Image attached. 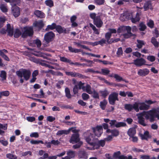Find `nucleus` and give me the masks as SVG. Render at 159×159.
I'll return each instance as SVG.
<instances>
[{
	"label": "nucleus",
	"instance_id": "52",
	"mask_svg": "<svg viewBox=\"0 0 159 159\" xmlns=\"http://www.w3.org/2000/svg\"><path fill=\"white\" fill-rule=\"evenodd\" d=\"M123 53V51L121 48H118L116 54L118 56H120L122 55Z\"/></svg>",
	"mask_w": 159,
	"mask_h": 159
},
{
	"label": "nucleus",
	"instance_id": "18",
	"mask_svg": "<svg viewBox=\"0 0 159 159\" xmlns=\"http://www.w3.org/2000/svg\"><path fill=\"white\" fill-rule=\"evenodd\" d=\"M149 70L147 69H140L139 70L138 74L141 76H145L149 73Z\"/></svg>",
	"mask_w": 159,
	"mask_h": 159
},
{
	"label": "nucleus",
	"instance_id": "45",
	"mask_svg": "<svg viewBox=\"0 0 159 159\" xmlns=\"http://www.w3.org/2000/svg\"><path fill=\"white\" fill-rule=\"evenodd\" d=\"M65 92L66 97L68 98H70L71 97V95L69 89L66 88L65 89Z\"/></svg>",
	"mask_w": 159,
	"mask_h": 159
},
{
	"label": "nucleus",
	"instance_id": "56",
	"mask_svg": "<svg viewBox=\"0 0 159 159\" xmlns=\"http://www.w3.org/2000/svg\"><path fill=\"white\" fill-rule=\"evenodd\" d=\"M101 71L102 74L104 75H107L110 72V71L107 69H102Z\"/></svg>",
	"mask_w": 159,
	"mask_h": 159
},
{
	"label": "nucleus",
	"instance_id": "41",
	"mask_svg": "<svg viewBox=\"0 0 159 159\" xmlns=\"http://www.w3.org/2000/svg\"><path fill=\"white\" fill-rule=\"evenodd\" d=\"M126 124L123 122H119L116 123L115 124V127L118 128L121 127L125 126L126 125Z\"/></svg>",
	"mask_w": 159,
	"mask_h": 159
},
{
	"label": "nucleus",
	"instance_id": "30",
	"mask_svg": "<svg viewBox=\"0 0 159 159\" xmlns=\"http://www.w3.org/2000/svg\"><path fill=\"white\" fill-rule=\"evenodd\" d=\"M89 26L91 28L93 31L94 34H99V31L98 29H97L96 27L92 24L90 23L89 24Z\"/></svg>",
	"mask_w": 159,
	"mask_h": 159
},
{
	"label": "nucleus",
	"instance_id": "25",
	"mask_svg": "<svg viewBox=\"0 0 159 159\" xmlns=\"http://www.w3.org/2000/svg\"><path fill=\"white\" fill-rule=\"evenodd\" d=\"M34 14L37 17L40 18H44L45 16L44 14L39 10L35 11Z\"/></svg>",
	"mask_w": 159,
	"mask_h": 159
},
{
	"label": "nucleus",
	"instance_id": "21",
	"mask_svg": "<svg viewBox=\"0 0 159 159\" xmlns=\"http://www.w3.org/2000/svg\"><path fill=\"white\" fill-rule=\"evenodd\" d=\"M106 133H111L112 136L113 137H116L119 134V131L116 129H114L112 130L108 129L106 130Z\"/></svg>",
	"mask_w": 159,
	"mask_h": 159
},
{
	"label": "nucleus",
	"instance_id": "28",
	"mask_svg": "<svg viewBox=\"0 0 159 159\" xmlns=\"http://www.w3.org/2000/svg\"><path fill=\"white\" fill-rule=\"evenodd\" d=\"M135 134L136 130L134 128H130L128 131V134L130 137L134 136Z\"/></svg>",
	"mask_w": 159,
	"mask_h": 159
},
{
	"label": "nucleus",
	"instance_id": "7",
	"mask_svg": "<svg viewBox=\"0 0 159 159\" xmlns=\"http://www.w3.org/2000/svg\"><path fill=\"white\" fill-rule=\"evenodd\" d=\"M22 31V37L25 38L28 36H31L33 34V28L31 26L25 27L23 28Z\"/></svg>",
	"mask_w": 159,
	"mask_h": 159
},
{
	"label": "nucleus",
	"instance_id": "55",
	"mask_svg": "<svg viewBox=\"0 0 159 159\" xmlns=\"http://www.w3.org/2000/svg\"><path fill=\"white\" fill-rule=\"evenodd\" d=\"M60 60L61 61L64 62H70V60L69 59L64 57H60Z\"/></svg>",
	"mask_w": 159,
	"mask_h": 159
},
{
	"label": "nucleus",
	"instance_id": "8",
	"mask_svg": "<svg viewBox=\"0 0 159 159\" xmlns=\"http://www.w3.org/2000/svg\"><path fill=\"white\" fill-rule=\"evenodd\" d=\"M84 84L81 82H79L78 86L79 89H82L84 91H86L89 94H92L93 90L91 89V86L89 84H87L86 86H84Z\"/></svg>",
	"mask_w": 159,
	"mask_h": 159
},
{
	"label": "nucleus",
	"instance_id": "37",
	"mask_svg": "<svg viewBox=\"0 0 159 159\" xmlns=\"http://www.w3.org/2000/svg\"><path fill=\"white\" fill-rule=\"evenodd\" d=\"M0 77L1 78L2 80H5L6 77V72L4 71H1L0 74Z\"/></svg>",
	"mask_w": 159,
	"mask_h": 159
},
{
	"label": "nucleus",
	"instance_id": "6",
	"mask_svg": "<svg viewBox=\"0 0 159 159\" xmlns=\"http://www.w3.org/2000/svg\"><path fill=\"white\" fill-rule=\"evenodd\" d=\"M90 16L93 20L94 24L97 27L100 28L102 26L103 22L99 16L97 15L95 13H92L90 14Z\"/></svg>",
	"mask_w": 159,
	"mask_h": 159
},
{
	"label": "nucleus",
	"instance_id": "23",
	"mask_svg": "<svg viewBox=\"0 0 159 159\" xmlns=\"http://www.w3.org/2000/svg\"><path fill=\"white\" fill-rule=\"evenodd\" d=\"M9 35L12 36L13 34V27H11L9 24H7V30Z\"/></svg>",
	"mask_w": 159,
	"mask_h": 159
},
{
	"label": "nucleus",
	"instance_id": "43",
	"mask_svg": "<svg viewBox=\"0 0 159 159\" xmlns=\"http://www.w3.org/2000/svg\"><path fill=\"white\" fill-rule=\"evenodd\" d=\"M1 10L3 12H7V9L6 5L2 4L0 7Z\"/></svg>",
	"mask_w": 159,
	"mask_h": 159
},
{
	"label": "nucleus",
	"instance_id": "50",
	"mask_svg": "<svg viewBox=\"0 0 159 159\" xmlns=\"http://www.w3.org/2000/svg\"><path fill=\"white\" fill-rule=\"evenodd\" d=\"M11 2V5L12 6L16 5L20 3V0H13Z\"/></svg>",
	"mask_w": 159,
	"mask_h": 159
},
{
	"label": "nucleus",
	"instance_id": "17",
	"mask_svg": "<svg viewBox=\"0 0 159 159\" xmlns=\"http://www.w3.org/2000/svg\"><path fill=\"white\" fill-rule=\"evenodd\" d=\"M44 24L42 20L35 21L33 24V25L35 27L37 30H40L44 26Z\"/></svg>",
	"mask_w": 159,
	"mask_h": 159
},
{
	"label": "nucleus",
	"instance_id": "3",
	"mask_svg": "<svg viewBox=\"0 0 159 159\" xmlns=\"http://www.w3.org/2000/svg\"><path fill=\"white\" fill-rule=\"evenodd\" d=\"M69 142L73 144L77 143L73 146V147L74 149L80 148L83 144V142L80 140L79 134L76 133L72 135Z\"/></svg>",
	"mask_w": 159,
	"mask_h": 159
},
{
	"label": "nucleus",
	"instance_id": "40",
	"mask_svg": "<svg viewBox=\"0 0 159 159\" xmlns=\"http://www.w3.org/2000/svg\"><path fill=\"white\" fill-rule=\"evenodd\" d=\"M6 20V19L5 16L0 17V28L3 26V24Z\"/></svg>",
	"mask_w": 159,
	"mask_h": 159
},
{
	"label": "nucleus",
	"instance_id": "38",
	"mask_svg": "<svg viewBox=\"0 0 159 159\" xmlns=\"http://www.w3.org/2000/svg\"><path fill=\"white\" fill-rule=\"evenodd\" d=\"M74 44L76 45L77 47H81L82 44H86L87 42L85 41H79L78 42H74Z\"/></svg>",
	"mask_w": 159,
	"mask_h": 159
},
{
	"label": "nucleus",
	"instance_id": "53",
	"mask_svg": "<svg viewBox=\"0 0 159 159\" xmlns=\"http://www.w3.org/2000/svg\"><path fill=\"white\" fill-rule=\"evenodd\" d=\"M9 91H3L2 92L0 93V95L1 96V97L2 96H7L8 95H9Z\"/></svg>",
	"mask_w": 159,
	"mask_h": 159
},
{
	"label": "nucleus",
	"instance_id": "31",
	"mask_svg": "<svg viewBox=\"0 0 159 159\" xmlns=\"http://www.w3.org/2000/svg\"><path fill=\"white\" fill-rule=\"evenodd\" d=\"M56 29L57 31L59 33L65 32L66 31V30L64 28H63L59 25L56 26Z\"/></svg>",
	"mask_w": 159,
	"mask_h": 159
},
{
	"label": "nucleus",
	"instance_id": "15",
	"mask_svg": "<svg viewBox=\"0 0 159 159\" xmlns=\"http://www.w3.org/2000/svg\"><path fill=\"white\" fill-rule=\"evenodd\" d=\"M146 61L142 58L137 59L134 61L133 63L137 66H141L145 65Z\"/></svg>",
	"mask_w": 159,
	"mask_h": 159
},
{
	"label": "nucleus",
	"instance_id": "16",
	"mask_svg": "<svg viewBox=\"0 0 159 159\" xmlns=\"http://www.w3.org/2000/svg\"><path fill=\"white\" fill-rule=\"evenodd\" d=\"M138 104V108L139 111V110H147L148 109L149 106L146 105L143 102H136Z\"/></svg>",
	"mask_w": 159,
	"mask_h": 159
},
{
	"label": "nucleus",
	"instance_id": "2",
	"mask_svg": "<svg viewBox=\"0 0 159 159\" xmlns=\"http://www.w3.org/2000/svg\"><path fill=\"white\" fill-rule=\"evenodd\" d=\"M85 134L86 135L85 137L86 141L90 146L87 147L88 149L94 150L99 148L100 146L103 147L104 146L106 141L104 139L97 141L96 139L93 137V134H91L90 131H88Z\"/></svg>",
	"mask_w": 159,
	"mask_h": 159
},
{
	"label": "nucleus",
	"instance_id": "22",
	"mask_svg": "<svg viewBox=\"0 0 159 159\" xmlns=\"http://www.w3.org/2000/svg\"><path fill=\"white\" fill-rule=\"evenodd\" d=\"M78 156L81 158L87 159L88 158V155L84 151H80L79 152Z\"/></svg>",
	"mask_w": 159,
	"mask_h": 159
},
{
	"label": "nucleus",
	"instance_id": "39",
	"mask_svg": "<svg viewBox=\"0 0 159 159\" xmlns=\"http://www.w3.org/2000/svg\"><path fill=\"white\" fill-rule=\"evenodd\" d=\"M67 154L70 158H72L75 157V152L72 151H69L67 152Z\"/></svg>",
	"mask_w": 159,
	"mask_h": 159
},
{
	"label": "nucleus",
	"instance_id": "54",
	"mask_svg": "<svg viewBox=\"0 0 159 159\" xmlns=\"http://www.w3.org/2000/svg\"><path fill=\"white\" fill-rule=\"evenodd\" d=\"M82 97L84 100H87L89 98V95L86 93H83L82 94Z\"/></svg>",
	"mask_w": 159,
	"mask_h": 159
},
{
	"label": "nucleus",
	"instance_id": "36",
	"mask_svg": "<svg viewBox=\"0 0 159 159\" xmlns=\"http://www.w3.org/2000/svg\"><path fill=\"white\" fill-rule=\"evenodd\" d=\"M21 34V32L18 29H16L14 34V37L17 38Z\"/></svg>",
	"mask_w": 159,
	"mask_h": 159
},
{
	"label": "nucleus",
	"instance_id": "34",
	"mask_svg": "<svg viewBox=\"0 0 159 159\" xmlns=\"http://www.w3.org/2000/svg\"><path fill=\"white\" fill-rule=\"evenodd\" d=\"M56 25L54 23H53L51 25H48L47 28L46 29V30L48 31L49 30H52L56 28Z\"/></svg>",
	"mask_w": 159,
	"mask_h": 159
},
{
	"label": "nucleus",
	"instance_id": "10",
	"mask_svg": "<svg viewBox=\"0 0 159 159\" xmlns=\"http://www.w3.org/2000/svg\"><path fill=\"white\" fill-rule=\"evenodd\" d=\"M124 107L125 110H128L129 111H131L133 109L137 112L139 111L138 104L136 102L133 105L131 104H125L124 105Z\"/></svg>",
	"mask_w": 159,
	"mask_h": 159
},
{
	"label": "nucleus",
	"instance_id": "49",
	"mask_svg": "<svg viewBox=\"0 0 159 159\" xmlns=\"http://www.w3.org/2000/svg\"><path fill=\"white\" fill-rule=\"evenodd\" d=\"M66 74L68 75H70L72 77H75L77 76V75L75 73L72 72H66Z\"/></svg>",
	"mask_w": 159,
	"mask_h": 159
},
{
	"label": "nucleus",
	"instance_id": "61",
	"mask_svg": "<svg viewBox=\"0 0 159 159\" xmlns=\"http://www.w3.org/2000/svg\"><path fill=\"white\" fill-rule=\"evenodd\" d=\"M130 139L134 142H137L138 140L137 137L134 136H130Z\"/></svg>",
	"mask_w": 159,
	"mask_h": 159
},
{
	"label": "nucleus",
	"instance_id": "12",
	"mask_svg": "<svg viewBox=\"0 0 159 159\" xmlns=\"http://www.w3.org/2000/svg\"><path fill=\"white\" fill-rule=\"evenodd\" d=\"M54 36V34L52 32H48L45 35L44 40L46 43H49L53 40Z\"/></svg>",
	"mask_w": 159,
	"mask_h": 159
},
{
	"label": "nucleus",
	"instance_id": "24",
	"mask_svg": "<svg viewBox=\"0 0 159 159\" xmlns=\"http://www.w3.org/2000/svg\"><path fill=\"white\" fill-rule=\"evenodd\" d=\"M143 8L145 11H147L149 9H152V7L151 2L148 1L146 2L144 4Z\"/></svg>",
	"mask_w": 159,
	"mask_h": 159
},
{
	"label": "nucleus",
	"instance_id": "59",
	"mask_svg": "<svg viewBox=\"0 0 159 159\" xmlns=\"http://www.w3.org/2000/svg\"><path fill=\"white\" fill-rule=\"evenodd\" d=\"M55 119V118L54 117H52V116H49L47 117V120L49 122H52Z\"/></svg>",
	"mask_w": 159,
	"mask_h": 159
},
{
	"label": "nucleus",
	"instance_id": "35",
	"mask_svg": "<svg viewBox=\"0 0 159 159\" xmlns=\"http://www.w3.org/2000/svg\"><path fill=\"white\" fill-rule=\"evenodd\" d=\"M45 3L47 6L50 7L53 6V2L51 0H47L45 1Z\"/></svg>",
	"mask_w": 159,
	"mask_h": 159
},
{
	"label": "nucleus",
	"instance_id": "60",
	"mask_svg": "<svg viewBox=\"0 0 159 159\" xmlns=\"http://www.w3.org/2000/svg\"><path fill=\"white\" fill-rule=\"evenodd\" d=\"M141 159H156L155 157H150L148 156H143L141 157Z\"/></svg>",
	"mask_w": 159,
	"mask_h": 159
},
{
	"label": "nucleus",
	"instance_id": "20",
	"mask_svg": "<svg viewBox=\"0 0 159 159\" xmlns=\"http://www.w3.org/2000/svg\"><path fill=\"white\" fill-rule=\"evenodd\" d=\"M139 135L142 139L147 140L151 137V136L149 134V132L147 131H145L143 134H140Z\"/></svg>",
	"mask_w": 159,
	"mask_h": 159
},
{
	"label": "nucleus",
	"instance_id": "48",
	"mask_svg": "<svg viewBox=\"0 0 159 159\" xmlns=\"http://www.w3.org/2000/svg\"><path fill=\"white\" fill-rule=\"evenodd\" d=\"M92 97L95 98H98L99 95L98 93L95 90H93V93L92 94Z\"/></svg>",
	"mask_w": 159,
	"mask_h": 159
},
{
	"label": "nucleus",
	"instance_id": "64",
	"mask_svg": "<svg viewBox=\"0 0 159 159\" xmlns=\"http://www.w3.org/2000/svg\"><path fill=\"white\" fill-rule=\"evenodd\" d=\"M31 137L38 138L39 137V134L37 132H33L31 133L30 135Z\"/></svg>",
	"mask_w": 159,
	"mask_h": 159
},
{
	"label": "nucleus",
	"instance_id": "33",
	"mask_svg": "<svg viewBox=\"0 0 159 159\" xmlns=\"http://www.w3.org/2000/svg\"><path fill=\"white\" fill-rule=\"evenodd\" d=\"M137 46L139 48H141L143 46L145 45V43L142 40H137Z\"/></svg>",
	"mask_w": 159,
	"mask_h": 159
},
{
	"label": "nucleus",
	"instance_id": "14",
	"mask_svg": "<svg viewBox=\"0 0 159 159\" xmlns=\"http://www.w3.org/2000/svg\"><path fill=\"white\" fill-rule=\"evenodd\" d=\"M11 12L15 17H17L20 15V8L16 6L13 7L11 8Z\"/></svg>",
	"mask_w": 159,
	"mask_h": 159
},
{
	"label": "nucleus",
	"instance_id": "13",
	"mask_svg": "<svg viewBox=\"0 0 159 159\" xmlns=\"http://www.w3.org/2000/svg\"><path fill=\"white\" fill-rule=\"evenodd\" d=\"M109 32L107 33L105 35V38L107 39L108 43H109V40L112 34L116 33V30L114 29H109Z\"/></svg>",
	"mask_w": 159,
	"mask_h": 159
},
{
	"label": "nucleus",
	"instance_id": "19",
	"mask_svg": "<svg viewBox=\"0 0 159 159\" xmlns=\"http://www.w3.org/2000/svg\"><path fill=\"white\" fill-rule=\"evenodd\" d=\"M7 124L0 123V135H3L5 133L4 130L7 129Z\"/></svg>",
	"mask_w": 159,
	"mask_h": 159
},
{
	"label": "nucleus",
	"instance_id": "9",
	"mask_svg": "<svg viewBox=\"0 0 159 159\" xmlns=\"http://www.w3.org/2000/svg\"><path fill=\"white\" fill-rule=\"evenodd\" d=\"M92 130L95 135L98 137H100L103 133V128L101 125H98L92 128Z\"/></svg>",
	"mask_w": 159,
	"mask_h": 159
},
{
	"label": "nucleus",
	"instance_id": "26",
	"mask_svg": "<svg viewBox=\"0 0 159 159\" xmlns=\"http://www.w3.org/2000/svg\"><path fill=\"white\" fill-rule=\"evenodd\" d=\"M128 13L127 12H125L120 15V19L121 20L124 21L128 19L129 17L127 15Z\"/></svg>",
	"mask_w": 159,
	"mask_h": 159
},
{
	"label": "nucleus",
	"instance_id": "5",
	"mask_svg": "<svg viewBox=\"0 0 159 159\" xmlns=\"http://www.w3.org/2000/svg\"><path fill=\"white\" fill-rule=\"evenodd\" d=\"M16 73L19 77L22 78L23 77L25 80H27L30 77L31 72L29 70L22 69L16 71Z\"/></svg>",
	"mask_w": 159,
	"mask_h": 159
},
{
	"label": "nucleus",
	"instance_id": "1",
	"mask_svg": "<svg viewBox=\"0 0 159 159\" xmlns=\"http://www.w3.org/2000/svg\"><path fill=\"white\" fill-rule=\"evenodd\" d=\"M137 116L139 119V123L143 126H145L146 124L144 122L143 116H144L147 119H149L151 122H153L154 120L155 117L159 119V108H153L148 111H143L138 114Z\"/></svg>",
	"mask_w": 159,
	"mask_h": 159
},
{
	"label": "nucleus",
	"instance_id": "51",
	"mask_svg": "<svg viewBox=\"0 0 159 159\" xmlns=\"http://www.w3.org/2000/svg\"><path fill=\"white\" fill-rule=\"evenodd\" d=\"M34 43L36 44L37 47H39L41 46V42L39 39H36L34 40Z\"/></svg>",
	"mask_w": 159,
	"mask_h": 159
},
{
	"label": "nucleus",
	"instance_id": "29",
	"mask_svg": "<svg viewBox=\"0 0 159 159\" xmlns=\"http://www.w3.org/2000/svg\"><path fill=\"white\" fill-rule=\"evenodd\" d=\"M140 20L139 15V13H137L136 16L134 17H132L131 18V20L132 22L133 23H135L138 22Z\"/></svg>",
	"mask_w": 159,
	"mask_h": 159
},
{
	"label": "nucleus",
	"instance_id": "42",
	"mask_svg": "<svg viewBox=\"0 0 159 159\" xmlns=\"http://www.w3.org/2000/svg\"><path fill=\"white\" fill-rule=\"evenodd\" d=\"M6 157L7 158L10 159H16L17 158L15 155L11 153L7 154Z\"/></svg>",
	"mask_w": 159,
	"mask_h": 159
},
{
	"label": "nucleus",
	"instance_id": "57",
	"mask_svg": "<svg viewBox=\"0 0 159 159\" xmlns=\"http://www.w3.org/2000/svg\"><path fill=\"white\" fill-rule=\"evenodd\" d=\"M139 30L141 31H144L146 28V26L145 24L143 23H141L139 25Z\"/></svg>",
	"mask_w": 159,
	"mask_h": 159
},
{
	"label": "nucleus",
	"instance_id": "47",
	"mask_svg": "<svg viewBox=\"0 0 159 159\" xmlns=\"http://www.w3.org/2000/svg\"><path fill=\"white\" fill-rule=\"evenodd\" d=\"M132 156L131 155L125 156L124 155H120L119 157V159H132Z\"/></svg>",
	"mask_w": 159,
	"mask_h": 159
},
{
	"label": "nucleus",
	"instance_id": "46",
	"mask_svg": "<svg viewBox=\"0 0 159 159\" xmlns=\"http://www.w3.org/2000/svg\"><path fill=\"white\" fill-rule=\"evenodd\" d=\"M0 55L5 60L9 61V58L6 55L4 54L2 51H1V50H0Z\"/></svg>",
	"mask_w": 159,
	"mask_h": 159
},
{
	"label": "nucleus",
	"instance_id": "32",
	"mask_svg": "<svg viewBox=\"0 0 159 159\" xmlns=\"http://www.w3.org/2000/svg\"><path fill=\"white\" fill-rule=\"evenodd\" d=\"M107 103V101L104 99L103 101H101L100 102V106L102 110L105 109Z\"/></svg>",
	"mask_w": 159,
	"mask_h": 159
},
{
	"label": "nucleus",
	"instance_id": "4",
	"mask_svg": "<svg viewBox=\"0 0 159 159\" xmlns=\"http://www.w3.org/2000/svg\"><path fill=\"white\" fill-rule=\"evenodd\" d=\"M131 28L129 26H123L119 28L117 30L118 33H123V36L125 39L129 38L131 35Z\"/></svg>",
	"mask_w": 159,
	"mask_h": 159
},
{
	"label": "nucleus",
	"instance_id": "62",
	"mask_svg": "<svg viewBox=\"0 0 159 159\" xmlns=\"http://www.w3.org/2000/svg\"><path fill=\"white\" fill-rule=\"evenodd\" d=\"M147 59L149 61L152 62L155 60V57L152 56H148Z\"/></svg>",
	"mask_w": 159,
	"mask_h": 159
},
{
	"label": "nucleus",
	"instance_id": "44",
	"mask_svg": "<svg viewBox=\"0 0 159 159\" xmlns=\"http://www.w3.org/2000/svg\"><path fill=\"white\" fill-rule=\"evenodd\" d=\"M151 42L156 47H157L158 46V43L157 40L154 37H152L151 39Z\"/></svg>",
	"mask_w": 159,
	"mask_h": 159
},
{
	"label": "nucleus",
	"instance_id": "58",
	"mask_svg": "<svg viewBox=\"0 0 159 159\" xmlns=\"http://www.w3.org/2000/svg\"><path fill=\"white\" fill-rule=\"evenodd\" d=\"M148 25L151 28L153 27L154 26L153 22L152 20H150L147 23Z\"/></svg>",
	"mask_w": 159,
	"mask_h": 159
},
{
	"label": "nucleus",
	"instance_id": "27",
	"mask_svg": "<svg viewBox=\"0 0 159 159\" xmlns=\"http://www.w3.org/2000/svg\"><path fill=\"white\" fill-rule=\"evenodd\" d=\"M70 129H68V130H63L58 131L57 133V135H61L63 134H68L70 132Z\"/></svg>",
	"mask_w": 159,
	"mask_h": 159
},
{
	"label": "nucleus",
	"instance_id": "11",
	"mask_svg": "<svg viewBox=\"0 0 159 159\" xmlns=\"http://www.w3.org/2000/svg\"><path fill=\"white\" fill-rule=\"evenodd\" d=\"M118 93H113L111 94L109 97L108 100L109 103L111 105H114L116 100H118Z\"/></svg>",
	"mask_w": 159,
	"mask_h": 159
},
{
	"label": "nucleus",
	"instance_id": "63",
	"mask_svg": "<svg viewBox=\"0 0 159 159\" xmlns=\"http://www.w3.org/2000/svg\"><path fill=\"white\" fill-rule=\"evenodd\" d=\"M26 120L29 122H32L35 120V118L34 117H27L26 118Z\"/></svg>",
	"mask_w": 159,
	"mask_h": 159
}]
</instances>
